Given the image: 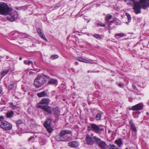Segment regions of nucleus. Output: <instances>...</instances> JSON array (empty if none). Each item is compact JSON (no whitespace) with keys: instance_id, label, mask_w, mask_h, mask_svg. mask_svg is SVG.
<instances>
[{"instance_id":"f257e3e1","label":"nucleus","mask_w":149,"mask_h":149,"mask_svg":"<svg viewBox=\"0 0 149 149\" xmlns=\"http://www.w3.org/2000/svg\"><path fill=\"white\" fill-rule=\"evenodd\" d=\"M0 14L7 16V19L10 22L19 19L17 12L13 11L6 3L2 2H0Z\"/></svg>"},{"instance_id":"f03ea898","label":"nucleus","mask_w":149,"mask_h":149,"mask_svg":"<svg viewBox=\"0 0 149 149\" xmlns=\"http://www.w3.org/2000/svg\"><path fill=\"white\" fill-rule=\"evenodd\" d=\"M137 0H124V1L127 2V4L132 5L133 3L134 4L133 9L136 14L140 13L141 12V8L146 9L149 7V0H139V2L136 1Z\"/></svg>"},{"instance_id":"7ed1b4c3","label":"nucleus","mask_w":149,"mask_h":149,"mask_svg":"<svg viewBox=\"0 0 149 149\" xmlns=\"http://www.w3.org/2000/svg\"><path fill=\"white\" fill-rule=\"evenodd\" d=\"M71 133L70 131L67 130H62L59 135L56 136V140L61 141H68L70 139V137L69 134Z\"/></svg>"},{"instance_id":"20e7f679","label":"nucleus","mask_w":149,"mask_h":149,"mask_svg":"<svg viewBox=\"0 0 149 149\" xmlns=\"http://www.w3.org/2000/svg\"><path fill=\"white\" fill-rule=\"evenodd\" d=\"M49 78L50 77L48 75H38L34 80V85L36 87L39 88L46 82L47 80V79Z\"/></svg>"},{"instance_id":"39448f33","label":"nucleus","mask_w":149,"mask_h":149,"mask_svg":"<svg viewBox=\"0 0 149 149\" xmlns=\"http://www.w3.org/2000/svg\"><path fill=\"white\" fill-rule=\"evenodd\" d=\"M104 127L101 125L98 126L94 124H92L90 125V126H88L89 130H92L97 134L101 133L104 130Z\"/></svg>"},{"instance_id":"423d86ee","label":"nucleus","mask_w":149,"mask_h":149,"mask_svg":"<svg viewBox=\"0 0 149 149\" xmlns=\"http://www.w3.org/2000/svg\"><path fill=\"white\" fill-rule=\"evenodd\" d=\"M0 127L5 130H9L12 128V125L6 120H0Z\"/></svg>"},{"instance_id":"0eeeda50","label":"nucleus","mask_w":149,"mask_h":149,"mask_svg":"<svg viewBox=\"0 0 149 149\" xmlns=\"http://www.w3.org/2000/svg\"><path fill=\"white\" fill-rule=\"evenodd\" d=\"M95 141L98 147L102 149H107L108 146L106 143L95 136L94 137Z\"/></svg>"},{"instance_id":"6e6552de","label":"nucleus","mask_w":149,"mask_h":149,"mask_svg":"<svg viewBox=\"0 0 149 149\" xmlns=\"http://www.w3.org/2000/svg\"><path fill=\"white\" fill-rule=\"evenodd\" d=\"M51 120L50 119H47L44 123V126L46 129L47 131L49 133H51L53 131V129L52 127L51 124Z\"/></svg>"},{"instance_id":"1a4fd4ad","label":"nucleus","mask_w":149,"mask_h":149,"mask_svg":"<svg viewBox=\"0 0 149 149\" xmlns=\"http://www.w3.org/2000/svg\"><path fill=\"white\" fill-rule=\"evenodd\" d=\"M112 16L110 15L109 14H107L105 17V20L106 23H108V25L107 27V28L108 29H111L110 26L111 25V24L114 22L113 20L111 21L110 22H109V21L112 18Z\"/></svg>"},{"instance_id":"9d476101","label":"nucleus","mask_w":149,"mask_h":149,"mask_svg":"<svg viewBox=\"0 0 149 149\" xmlns=\"http://www.w3.org/2000/svg\"><path fill=\"white\" fill-rule=\"evenodd\" d=\"M50 100L49 99L46 98H43L40 102V103L38 104L37 107L39 108V106H43V105H45L47 106L49 103Z\"/></svg>"},{"instance_id":"9b49d317","label":"nucleus","mask_w":149,"mask_h":149,"mask_svg":"<svg viewBox=\"0 0 149 149\" xmlns=\"http://www.w3.org/2000/svg\"><path fill=\"white\" fill-rule=\"evenodd\" d=\"M143 104L141 103L132 106L130 109L133 111H138L142 109H143Z\"/></svg>"},{"instance_id":"f8f14e48","label":"nucleus","mask_w":149,"mask_h":149,"mask_svg":"<svg viewBox=\"0 0 149 149\" xmlns=\"http://www.w3.org/2000/svg\"><path fill=\"white\" fill-rule=\"evenodd\" d=\"M16 124L18 130H20L21 131L23 130V126L24 125L23 121L22 120H19L16 121Z\"/></svg>"},{"instance_id":"ddd939ff","label":"nucleus","mask_w":149,"mask_h":149,"mask_svg":"<svg viewBox=\"0 0 149 149\" xmlns=\"http://www.w3.org/2000/svg\"><path fill=\"white\" fill-rule=\"evenodd\" d=\"M39 108L43 109L49 114H52V109L51 107L48 106H39Z\"/></svg>"},{"instance_id":"4468645a","label":"nucleus","mask_w":149,"mask_h":149,"mask_svg":"<svg viewBox=\"0 0 149 149\" xmlns=\"http://www.w3.org/2000/svg\"><path fill=\"white\" fill-rule=\"evenodd\" d=\"M86 140L87 144L92 145L94 143V137L93 138L88 135H86Z\"/></svg>"},{"instance_id":"2eb2a0df","label":"nucleus","mask_w":149,"mask_h":149,"mask_svg":"<svg viewBox=\"0 0 149 149\" xmlns=\"http://www.w3.org/2000/svg\"><path fill=\"white\" fill-rule=\"evenodd\" d=\"M68 146L72 148H77L79 145V142L77 141H71L68 143Z\"/></svg>"},{"instance_id":"dca6fc26","label":"nucleus","mask_w":149,"mask_h":149,"mask_svg":"<svg viewBox=\"0 0 149 149\" xmlns=\"http://www.w3.org/2000/svg\"><path fill=\"white\" fill-rule=\"evenodd\" d=\"M129 124L130 126V128L132 130V134L135 135L136 133L137 130L132 120L129 121Z\"/></svg>"},{"instance_id":"f3484780","label":"nucleus","mask_w":149,"mask_h":149,"mask_svg":"<svg viewBox=\"0 0 149 149\" xmlns=\"http://www.w3.org/2000/svg\"><path fill=\"white\" fill-rule=\"evenodd\" d=\"M77 61L82 62L89 63H93V61L92 60L90 59H86L80 57H78L77 58Z\"/></svg>"},{"instance_id":"a211bd4d","label":"nucleus","mask_w":149,"mask_h":149,"mask_svg":"<svg viewBox=\"0 0 149 149\" xmlns=\"http://www.w3.org/2000/svg\"><path fill=\"white\" fill-rule=\"evenodd\" d=\"M37 31L39 36L42 39L47 41V39L46 38L45 35L43 33L42 30L40 28H38L37 29Z\"/></svg>"},{"instance_id":"6ab92c4d","label":"nucleus","mask_w":149,"mask_h":149,"mask_svg":"<svg viewBox=\"0 0 149 149\" xmlns=\"http://www.w3.org/2000/svg\"><path fill=\"white\" fill-rule=\"evenodd\" d=\"M52 114H54L56 116H59L60 114V110L57 107L52 108Z\"/></svg>"},{"instance_id":"aec40b11","label":"nucleus","mask_w":149,"mask_h":149,"mask_svg":"<svg viewBox=\"0 0 149 149\" xmlns=\"http://www.w3.org/2000/svg\"><path fill=\"white\" fill-rule=\"evenodd\" d=\"M38 96L40 97H47L49 95L47 94V91L46 90L42 92L41 93H38Z\"/></svg>"},{"instance_id":"412c9836","label":"nucleus","mask_w":149,"mask_h":149,"mask_svg":"<svg viewBox=\"0 0 149 149\" xmlns=\"http://www.w3.org/2000/svg\"><path fill=\"white\" fill-rule=\"evenodd\" d=\"M49 80L48 81V83L49 84H57L58 83V81L57 79H53L49 78Z\"/></svg>"},{"instance_id":"4be33fe9","label":"nucleus","mask_w":149,"mask_h":149,"mask_svg":"<svg viewBox=\"0 0 149 149\" xmlns=\"http://www.w3.org/2000/svg\"><path fill=\"white\" fill-rule=\"evenodd\" d=\"M14 70L13 68H9L8 69L4 70L3 71V72L1 73V74L2 75V76L3 77L7 73L10 72H11Z\"/></svg>"},{"instance_id":"5701e85b","label":"nucleus","mask_w":149,"mask_h":149,"mask_svg":"<svg viewBox=\"0 0 149 149\" xmlns=\"http://www.w3.org/2000/svg\"><path fill=\"white\" fill-rule=\"evenodd\" d=\"M16 86V84L14 82H12L8 86V89L10 90H11L13 88H15Z\"/></svg>"},{"instance_id":"b1692460","label":"nucleus","mask_w":149,"mask_h":149,"mask_svg":"<svg viewBox=\"0 0 149 149\" xmlns=\"http://www.w3.org/2000/svg\"><path fill=\"white\" fill-rule=\"evenodd\" d=\"M115 143L116 144L118 147H120L123 145V143L121 139L115 141Z\"/></svg>"},{"instance_id":"393cba45","label":"nucleus","mask_w":149,"mask_h":149,"mask_svg":"<svg viewBox=\"0 0 149 149\" xmlns=\"http://www.w3.org/2000/svg\"><path fill=\"white\" fill-rule=\"evenodd\" d=\"M14 113L13 111H11L7 112L6 114V117L7 118H10L13 117Z\"/></svg>"},{"instance_id":"a878e982","label":"nucleus","mask_w":149,"mask_h":149,"mask_svg":"<svg viewBox=\"0 0 149 149\" xmlns=\"http://www.w3.org/2000/svg\"><path fill=\"white\" fill-rule=\"evenodd\" d=\"M125 36V34L123 33H116L115 35V37L117 38H120Z\"/></svg>"},{"instance_id":"bb28decb","label":"nucleus","mask_w":149,"mask_h":149,"mask_svg":"<svg viewBox=\"0 0 149 149\" xmlns=\"http://www.w3.org/2000/svg\"><path fill=\"white\" fill-rule=\"evenodd\" d=\"M102 115V113L101 112L98 113L95 116V119L97 120H101Z\"/></svg>"},{"instance_id":"cd10ccee","label":"nucleus","mask_w":149,"mask_h":149,"mask_svg":"<svg viewBox=\"0 0 149 149\" xmlns=\"http://www.w3.org/2000/svg\"><path fill=\"white\" fill-rule=\"evenodd\" d=\"M24 63L26 65H33V62L32 61L29 60H24Z\"/></svg>"},{"instance_id":"c85d7f7f","label":"nucleus","mask_w":149,"mask_h":149,"mask_svg":"<svg viewBox=\"0 0 149 149\" xmlns=\"http://www.w3.org/2000/svg\"><path fill=\"white\" fill-rule=\"evenodd\" d=\"M105 26V24L102 23H95L94 27H96V26L98 27L99 26L101 27H104Z\"/></svg>"},{"instance_id":"c756f323","label":"nucleus","mask_w":149,"mask_h":149,"mask_svg":"<svg viewBox=\"0 0 149 149\" xmlns=\"http://www.w3.org/2000/svg\"><path fill=\"white\" fill-rule=\"evenodd\" d=\"M93 36L97 39H101L103 37V36L102 35L100 36L99 34H95L93 35Z\"/></svg>"},{"instance_id":"7c9ffc66","label":"nucleus","mask_w":149,"mask_h":149,"mask_svg":"<svg viewBox=\"0 0 149 149\" xmlns=\"http://www.w3.org/2000/svg\"><path fill=\"white\" fill-rule=\"evenodd\" d=\"M140 113L139 111H134L133 112V116L134 118H137L138 116V114Z\"/></svg>"},{"instance_id":"2f4dec72","label":"nucleus","mask_w":149,"mask_h":149,"mask_svg":"<svg viewBox=\"0 0 149 149\" xmlns=\"http://www.w3.org/2000/svg\"><path fill=\"white\" fill-rule=\"evenodd\" d=\"M46 140L45 139H41L40 141V145L41 146L44 145L46 143Z\"/></svg>"},{"instance_id":"473e14b6","label":"nucleus","mask_w":149,"mask_h":149,"mask_svg":"<svg viewBox=\"0 0 149 149\" xmlns=\"http://www.w3.org/2000/svg\"><path fill=\"white\" fill-rule=\"evenodd\" d=\"M125 15L127 18L128 21L130 22L131 20V18L130 15L127 13H126Z\"/></svg>"},{"instance_id":"72a5a7b5","label":"nucleus","mask_w":149,"mask_h":149,"mask_svg":"<svg viewBox=\"0 0 149 149\" xmlns=\"http://www.w3.org/2000/svg\"><path fill=\"white\" fill-rule=\"evenodd\" d=\"M58 57V56L57 55H52L50 57L51 59L54 60L57 58Z\"/></svg>"},{"instance_id":"f704fd0d","label":"nucleus","mask_w":149,"mask_h":149,"mask_svg":"<svg viewBox=\"0 0 149 149\" xmlns=\"http://www.w3.org/2000/svg\"><path fill=\"white\" fill-rule=\"evenodd\" d=\"M10 107L13 109H17L18 107L16 105H14L13 103H12L10 105Z\"/></svg>"},{"instance_id":"c9c22d12","label":"nucleus","mask_w":149,"mask_h":149,"mask_svg":"<svg viewBox=\"0 0 149 149\" xmlns=\"http://www.w3.org/2000/svg\"><path fill=\"white\" fill-rule=\"evenodd\" d=\"M118 86L120 88H123L124 84L123 83H121L117 84Z\"/></svg>"},{"instance_id":"e433bc0d","label":"nucleus","mask_w":149,"mask_h":149,"mask_svg":"<svg viewBox=\"0 0 149 149\" xmlns=\"http://www.w3.org/2000/svg\"><path fill=\"white\" fill-rule=\"evenodd\" d=\"M132 87L133 88V89H134L136 90H137V88H136V86L134 84H132Z\"/></svg>"},{"instance_id":"4c0bfd02","label":"nucleus","mask_w":149,"mask_h":149,"mask_svg":"<svg viewBox=\"0 0 149 149\" xmlns=\"http://www.w3.org/2000/svg\"><path fill=\"white\" fill-rule=\"evenodd\" d=\"M34 138L33 137H31L30 138H29L28 139V141H31V140L32 139Z\"/></svg>"},{"instance_id":"58836bf2","label":"nucleus","mask_w":149,"mask_h":149,"mask_svg":"<svg viewBox=\"0 0 149 149\" xmlns=\"http://www.w3.org/2000/svg\"><path fill=\"white\" fill-rule=\"evenodd\" d=\"M2 91V89L1 87H0V94L1 93Z\"/></svg>"},{"instance_id":"ea45409f","label":"nucleus","mask_w":149,"mask_h":149,"mask_svg":"<svg viewBox=\"0 0 149 149\" xmlns=\"http://www.w3.org/2000/svg\"><path fill=\"white\" fill-rule=\"evenodd\" d=\"M0 149H3V147L1 145H0Z\"/></svg>"},{"instance_id":"a19ab883","label":"nucleus","mask_w":149,"mask_h":149,"mask_svg":"<svg viewBox=\"0 0 149 149\" xmlns=\"http://www.w3.org/2000/svg\"><path fill=\"white\" fill-rule=\"evenodd\" d=\"M33 73V72H31H31H29V74H32V73Z\"/></svg>"},{"instance_id":"79ce46f5","label":"nucleus","mask_w":149,"mask_h":149,"mask_svg":"<svg viewBox=\"0 0 149 149\" xmlns=\"http://www.w3.org/2000/svg\"><path fill=\"white\" fill-rule=\"evenodd\" d=\"M78 64H79V63H78V62H75V65H78Z\"/></svg>"},{"instance_id":"37998d69","label":"nucleus","mask_w":149,"mask_h":149,"mask_svg":"<svg viewBox=\"0 0 149 149\" xmlns=\"http://www.w3.org/2000/svg\"><path fill=\"white\" fill-rule=\"evenodd\" d=\"M3 116H1L0 117V119H3Z\"/></svg>"},{"instance_id":"c03bdc74","label":"nucleus","mask_w":149,"mask_h":149,"mask_svg":"<svg viewBox=\"0 0 149 149\" xmlns=\"http://www.w3.org/2000/svg\"><path fill=\"white\" fill-rule=\"evenodd\" d=\"M19 60H21L22 59V58L21 57H20L19 58Z\"/></svg>"},{"instance_id":"a18cd8bd","label":"nucleus","mask_w":149,"mask_h":149,"mask_svg":"<svg viewBox=\"0 0 149 149\" xmlns=\"http://www.w3.org/2000/svg\"><path fill=\"white\" fill-rule=\"evenodd\" d=\"M60 6H55V7L56 8V7H57V8H58V7H59Z\"/></svg>"},{"instance_id":"49530a36","label":"nucleus","mask_w":149,"mask_h":149,"mask_svg":"<svg viewBox=\"0 0 149 149\" xmlns=\"http://www.w3.org/2000/svg\"><path fill=\"white\" fill-rule=\"evenodd\" d=\"M146 114H147V115H148V114H149V113H148V112H147Z\"/></svg>"},{"instance_id":"de8ad7c7","label":"nucleus","mask_w":149,"mask_h":149,"mask_svg":"<svg viewBox=\"0 0 149 149\" xmlns=\"http://www.w3.org/2000/svg\"><path fill=\"white\" fill-rule=\"evenodd\" d=\"M87 35L88 36H89V33L88 34H87Z\"/></svg>"},{"instance_id":"09e8293b","label":"nucleus","mask_w":149,"mask_h":149,"mask_svg":"<svg viewBox=\"0 0 149 149\" xmlns=\"http://www.w3.org/2000/svg\"><path fill=\"white\" fill-rule=\"evenodd\" d=\"M125 149H128V148H125Z\"/></svg>"},{"instance_id":"8fccbe9b","label":"nucleus","mask_w":149,"mask_h":149,"mask_svg":"<svg viewBox=\"0 0 149 149\" xmlns=\"http://www.w3.org/2000/svg\"><path fill=\"white\" fill-rule=\"evenodd\" d=\"M90 72V71H88V72Z\"/></svg>"}]
</instances>
